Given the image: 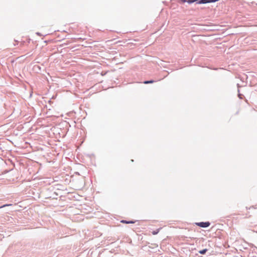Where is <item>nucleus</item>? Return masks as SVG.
Masks as SVG:
<instances>
[{
  "instance_id": "obj_1",
  "label": "nucleus",
  "mask_w": 257,
  "mask_h": 257,
  "mask_svg": "<svg viewBox=\"0 0 257 257\" xmlns=\"http://www.w3.org/2000/svg\"><path fill=\"white\" fill-rule=\"evenodd\" d=\"M210 223L209 222H198L196 223V224L201 227H207L210 225Z\"/></svg>"
},
{
  "instance_id": "obj_2",
  "label": "nucleus",
  "mask_w": 257,
  "mask_h": 257,
  "mask_svg": "<svg viewBox=\"0 0 257 257\" xmlns=\"http://www.w3.org/2000/svg\"><path fill=\"white\" fill-rule=\"evenodd\" d=\"M121 222L128 224V223H134L135 221H126L125 220H121Z\"/></svg>"
},
{
  "instance_id": "obj_3",
  "label": "nucleus",
  "mask_w": 257,
  "mask_h": 257,
  "mask_svg": "<svg viewBox=\"0 0 257 257\" xmlns=\"http://www.w3.org/2000/svg\"><path fill=\"white\" fill-rule=\"evenodd\" d=\"M207 249H204L203 250H201L199 251V252L200 253V254H205L206 253V252L207 251Z\"/></svg>"
},
{
  "instance_id": "obj_4",
  "label": "nucleus",
  "mask_w": 257,
  "mask_h": 257,
  "mask_svg": "<svg viewBox=\"0 0 257 257\" xmlns=\"http://www.w3.org/2000/svg\"><path fill=\"white\" fill-rule=\"evenodd\" d=\"M154 82V80H150V81H145L144 82V84H149V83H153Z\"/></svg>"
},
{
  "instance_id": "obj_5",
  "label": "nucleus",
  "mask_w": 257,
  "mask_h": 257,
  "mask_svg": "<svg viewBox=\"0 0 257 257\" xmlns=\"http://www.w3.org/2000/svg\"><path fill=\"white\" fill-rule=\"evenodd\" d=\"M198 0H187V2L188 3V4H192L194 2H197L198 1Z\"/></svg>"
},
{
  "instance_id": "obj_6",
  "label": "nucleus",
  "mask_w": 257,
  "mask_h": 257,
  "mask_svg": "<svg viewBox=\"0 0 257 257\" xmlns=\"http://www.w3.org/2000/svg\"><path fill=\"white\" fill-rule=\"evenodd\" d=\"M160 230V229H158L155 231H153L152 232V234L154 235L157 234L159 232Z\"/></svg>"
},
{
  "instance_id": "obj_7",
  "label": "nucleus",
  "mask_w": 257,
  "mask_h": 257,
  "mask_svg": "<svg viewBox=\"0 0 257 257\" xmlns=\"http://www.w3.org/2000/svg\"><path fill=\"white\" fill-rule=\"evenodd\" d=\"M11 204H5L3 206H1L0 208H2L3 207H6V206H11Z\"/></svg>"
},
{
  "instance_id": "obj_8",
  "label": "nucleus",
  "mask_w": 257,
  "mask_h": 257,
  "mask_svg": "<svg viewBox=\"0 0 257 257\" xmlns=\"http://www.w3.org/2000/svg\"><path fill=\"white\" fill-rule=\"evenodd\" d=\"M182 1L184 3V2H187V0H182Z\"/></svg>"
}]
</instances>
